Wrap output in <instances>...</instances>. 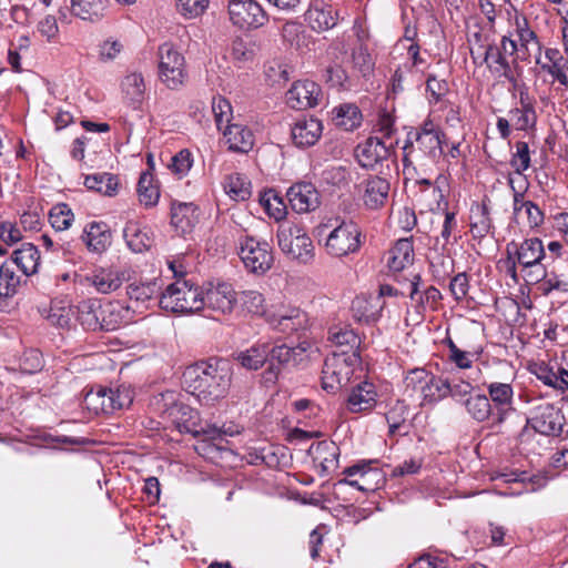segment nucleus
I'll return each instance as SVG.
<instances>
[{
	"label": "nucleus",
	"instance_id": "f257e3e1",
	"mask_svg": "<svg viewBox=\"0 0 568 568\" xmlns=\"http://www.w3.org/2000/svg\"><path fill=\"white\" fill-rule=\"evenodd\" d=\"M231 382L232 368L225 359L200 362L189 366L183 373L185 389L205 405L224 398Z\"/></svg>",
	"mask_w": 568,
	"mask_h": 568
},
{
	"label": "nucleus",
	"instance_id": "f03ea898",
	"mask_svg": "<svg viewBox=\"0 0 568 568\" xmlns=\"http://www.w3.org/2000/svg\"><path fill=\"white\" fill-rule=\"evenodd\" d=\"M505 257L497 266L503 270L515 283L519 282V271L523 278L529 283H539L547 275L542 261L546 251L539 237H528L520 242L510 241L505 247Z\"/></svg>",
	"mask_w": 568,
	"mask_h": 568
},
{
	"label": "nucleus",
	"instance_id": "7ed1b4c3",
	"mask_svg": "<svg viewBox=\"0 0 568 568\" xmlns=\"http://www.w3.org/2000/svg\"><path fill=\"white\" fill-rule=\"evenodd\" d=\"M444 139L445 134L430 120L408 132L403 146L404 170H415L414 164L425 166L428 163H436L444 153Z\"/></svg>",
	"mask_w": 568,
	"mask_h": 568
},
{
	"label": "nucleus",
	"instance_id": "20e7f679",
	"mask_svg": "<svg viewBox=\"0 0 568 568\" xmlns=\"http://www.w3.org/2000/svg\"><path fill=\"white\" fill-rule=\"evenodd\" d=\"M202 286L178 278L161 293L159 305L172 313H193L203 310Z\"/></svg>",
	"mask_w": 568,
	"mask_h": 568
},
{
	"label": "nucleus",
	"instance_id": "39448f33",
	"mask_svg": "<svg viewBox=\"0 0 568 568\" xmlns=\"http://www.w3.org/2000/svg\"><path fill=\"white\" fill-rule=\"evenodd\" d=\"M165 408L162 414L181 433H187L194 437H203V434H215L214 428L205 427L199 413L191 406L178 400L174 392H166L162 395Z\"/></svg>",
	"mask_w": 568,
	"mask_h": 568
},
{
	"label": "nucleus",
	"instance_id": "423d86ee",
	"mask_svg": "<svg viewBox=\"0 0 568 568\" xmlns=\"http://www.w3.org/2000/svg\"><path fill=\"white\" fill-rule=\"evenodd\" d=\"M281 251L291 260L307 264L314 258V245L304 226L284 223L276 233Z\"/></svg>",
	"mask_w": 568,
	"mask_h": 568
},
{
	"label": "nucleus",
	"instance_id": "0eeeda50",
	"mask_svg": "<svg viewBox=\"0 0 568 568\" xmlns=\"http://www.w3.org/2000/svg\"><path fill=\"white\" fill-rule=\"evenodd\" d=\"M364 235L353 220H343L326 236L324 247L327 255L342 258L356 254L363 244Z\"/></svg>",
	"mask_w": 568,
	"mask_h": 568
},
{
	"label": "nucleus",
	"instance_id": "6e6552de",
	"mask_svg": "<svg viewBox=\"0 0 568 568\" xmlns=\"http://www.w3.org/2000/svg\"><path fill=\"white\" fill-rule=\"evenodd\" d=\"M240 257L251 273L263 274L274 262L270 244L253 236L245 235L239 241Z\"/></svg>",
	"mask_w": 568,
	"mask_h": 568
},
{
	"label": "nucleus",
	"instance_id": "1a4fd4ad",
	"mask_svg": "<svg viewBox=\"0 0 568 568\" xmlns=\"http://www.w3.org/2000/svg\"><path fill=\"white\" fill-rule=\"evenodd\" d=\"M185 59L171 43L159 48V78L171 90L179 89L185 80Z\"/></svg>",
	"mask_w": 568,
	"mask_h": 568
},
{
	"label": "nucleus",
	"instance_id": "9d476101",
	"mask_svg": "<svg viewBox=\"0 0 568 568\" xmlns=\"http://www.w3.org/2000/svg\"><path fill=\"white\" fill-rule=\"evenodd\" d=\"M356 353L353 352L352 356L346 352L333 353L324 361L322 369V386L327 392H335L345 386L353 375L352 357Z\"/></svg>",
	"mask_w": 568,
	"mask_h": 568
},
{
	"label": "nucleus",
	"instance_id": "9b49d317",
	"mask_svg": "<svg viewBox=\"0 0 568 568\" xmlns=\"http://www.w3.org/2000/svg\"><path fill=\"white\" fill-rule=\"evenodd\" d=\"M231 22L243 30H255L268 22V14L256 0H231L229 2Z\"/></svg>",
	"mask_w": 568,
	"mask_h": 568
},
{
	"label": "nucleus",
	"instance_id": "f8f14e48",
	"mask_svg": "<svg viewBox=\"0 0 568 568\" xmlns=\"http://www.w3.org/2000/svg\"><path fill=\"white\" fill-rule=\"evenodd\" d=\"M203 310L216 314H231L239 297L232 284L226 282L207 283L202 286Z\"/></svg>",
	"mask_w": 568,
	"mask_h": 568
},
{
	"label": "nucleus",
	"instance_id": "ddd939ff",
	"mask_svg": "<svg viewBox=\"0 0 568 568\" xmlns=\"http://www.w3.org/2000/svg\"><path fill=\"white\" fill-rule=\"evenodd\" d=\"M372 464L373 460H362L346 467L342 471L344 478L338 479L334 484L335 489L348 485L363 493L374 491L377 488L381 473L377 468H372Z\"/></svg>",
	"mask_w": 568,
	"mask_h": 568
},
{
	"label": "nucleus",
	"instance_id": "4468645a",
	"mask_svg": "<svg viewBox=\"0 0 568 568\" xmlns=\"http://www.w3.org/2000/svg\"><path fill=\"white\" fill-rule=\"evenodd\" d=\"M390 182L379 175H368L357 185L358 199L369 211L383 209L389 199Z\"/></svg>",
	"mask_w": 568,
	"mask_h": 568
},
{
	"label": "nucleus",
	"instance_id": "2eb2a0df",
	"mask_svg": "<svg viewBox=\"0 0 568 568\" xmlns=\"http://www.w3.org/2000/svg\"><path fill=\"white\" fill-rule=\"evenodd\" d=\"M407 295L413 303L415 312L423 316L427 311H436L443 296L440 291L433 286H425L419 274H413L406 283Z\"/></svg>",
	"mask_w": 568,
	"mask_h": 568
},
{
	"label": "nucleus",
	"instance_id": "dca6fc26",
	"mask_svg": "<svg viewBox=\"0 0 568 568\" xmlns=\"http://www.w3.org/2000/svg\"><path fill=\"white\" fill-rule=\"evenodd\" d=\"M527 424L549 438L561 434L566 418L558 407L546 403L535 409L534 416L528 419Z\"/></svg>",
	"mask_w": 568,
	"mask_h": 568
},
{
	"label": "nucleus",
	"instance_id": "f3484780",
	"mask_svg": "<svg viewBox=\"0 0 568 568\" xmlns=\"http://www.w3.org/2000/svg\"><path fill=\"white\" fill-rule=\"evenodd\" d=\"M321 87L311 80L296 81L286 92V104L295 110H306L318 104Z\"/></svg>",
	"mask_w": 568,
	"mask_h": 568
},
{
	"label": "nucleus",
	"instance_id": "a211bd4d",
	"mask_svg": "<svg viewBox=\"0 0 568 568\" xmlns=\"http://www.w3.org/2000/svg\"><path fill=\"white\" fill-rule=\"evenodd\" d=\"M287 200L296 213L315 211L321 204V195L310 182L293 184L286 192Z\"/></svg>",
	"mask_w": 568,
	"mask_h": 568
},
{
	"label": "nucleus",
	"instance_id": "6ab92c4d",
	"mask_svg": "<svg viewBox=\"0 0 568 568\" xmlns=\"http://www.w3.org/2000/svg\"><path fill=\"white\" fill-rule=\"evenodd\" d=\"M546 61H541L540 55H536V63L542 71L551 75L562 87H568V55L564 57L557 48H547L544 51Z\"/></svg>",
	"mask_w": 568,
	"mask_h": 568
},
{
	"label": "nucleus",
	"instance_id": "aec40b11",
	"mask_svg": "<svg viewBox=\"0 0 568 568\" xmlns=\"http://www.w3.org/2000/svg\"><path fill=\"white\" fill-rule=\"evenodd\" d=\"M197 205L190 202H173L171 205V224L182 235L190 234L200 221Z\"/></svg>",
	"mask_w": 568,
	"mask_h": 568
},
{
	"label": "nucleus",
	"instance_id": "412c9836",
	"mask_svg": "<svg viewBox=\"0 0 568 568\" xmlns=\"http://www.w3.org/2000/svg\"><path fill=\"white\" fill-rule=\"evenodd\" d=\"M266 322L282 333H293L305 328L307 317L300 308L290 307L280 310L277 313L271 312L266 315Z\"/></svg>",
	"mask_w": 568,
	"mask_h": 568
},
{
	"label": "nucleus",
	"instance_id": "4be33fe9",
	"mask_svg": "<svg viewBox=\"0 0 568 568\" xmlns=\"http://www.w3.org/2000/svg\"><path fill=\"white\" fill-rule=\"evenodd\" d=\"M388 156L389 148L378 136H371L356 148L358 163L366 169H374Z\"/></svg>",
	"mask_w": 568,
	"mask_h": 568
},
{
	"label": "nucleus",
	"instance_id": "5701e85b",
	"mask_svg": "<svg viewBox=\"0 0 568 568\" xmlns=\"http://www.w3.org/2000/svg\"><path fill=\"white\" fill-rule=\"evenodd\" d=\"M122 97L128 105L134 110L141 109L146 97V84L141 72H129L121 82Z\"/></svg>",
	"mask_w": 568,
	"mask_h": 568
},
{
	"label": "nucleus",
	"instance_id": "b1692460",
	"mask_svg": "<svg viewBox=\"0 0 568 568\" xmlns=\"http://www.w3.org/2000/svg\"><path fill=\"white\" fill-rule=\"evenodd\" d=\"M323 125L318 119H298L291 129L293 143L298 148L314 145L322 135Z\"/></svg>",
	"mask_w": 568,
	"mask_h": 568
},
{
	"label": "nucleus",
	"instance_id": "393cba45",
	"mask_svg": "<svg viewBox=\"0 0 568 568\" xmlns=\"http://www.w3.org/2000/svg\"><path fill=\"white\" fill-rule=\"evenodd\" d=\"M85 282L98 293L110 294L121 287L124 282V273L113 267H98L85 276Z\"/></svg>",
	"mask_w": 568,
	"mask_h": 568
},
{
	"label": "nucleus",
	"instance_id": "a878e982",
	"mask_svg": "<svg viewBox=\"0 0 568 568\" xmlns=\"http://www.w3.org/2000/svg\"><path fill=\"white\" fill-rule=\"evenodd\" d=\"M134 311L131 306H125L120 302L108 303L101 306L100 329L114 331L122 325H126L133 321Z\"/></svg>",
	"mask_w": 568,
	"mask_h": 568
},
{
	"label": "nucleus",
	"instance_id": "bb28decb",
	"mask_svg": "<svg viewBox=\"0 0 568 568\" xmlns=\"http://www.w3.org/2000/svg\"><path fill=\"white\" fill-rule=\"evenodd\" d=\"M478 60L480 64L485 63L488 70L496 78H505L514 81L513 60H507L499 48L493 42Z\"/></svg>",
	"mask_w": 568,
	"mask_h": 568
},
{
	"label": "nucleus",
	"instance_id": "cd10ccee",
	"mask_svg": "<svg viewBox=\"0 0 568 568\" xmlns=\"http://www.w3.org/2000/svg\"><path fill=\"white\" fill-rule=\"evenodd\" d=\"M305 19L313 30L322 32L334 28L337 24L338 17L337 11L332 6L316 0L311 3L305 13Z\"/></svg>",
	"mask_w": 568,
	"mask_h": 568
},
{
	"label": "nucleus",
	"instance_id": "c85d7f7f",
	"mask_svg": "<svg viewBox=\"0 0 568 568\" xmlns=\"http://www.w3.org/2000/svg\"><path fill=\"white\" fill-rule=\"evenodd\" d=\"M229 150L233 152L247 153L254 145V134L252 130L240 123H232L225 126L223 131Z\"/></svg>",
	"mask_w": 568,
	"mask_h": 568
},
{
	"label": "nucleus",
	"instance_id": "c756f323",
	"mask_svg": "<svg viewBox=\"0 0 568 568\" xmlns=\"http://www.w3.org/2000/svg\"><path fill=\"white\" fill-rule=\"evenodd\" d=\"M414 262V246L409 239H400L387 253V266L392 272H400Z\"/></svg>",
	"mask_w": 568,
	"mask_h": 568
},
{
	"label": "nucleus",
	"instance_id": "7c9ffc66",
	"mask_svg": "<svg viewBox=\"0 0 568 568\" xmlns=\"http://www.w3.org/2000/svg\"><path fill=\"white\" fill-rule=\"evenodd\" d=\"M508 116L515 129L519 131H528L537 122L534 103L527 94L523 93H520L519 106L511 109Z\"/></svg>",
	"mask_w": 568,
	"mask_h": 568
},
{
	"label": "nucleus",
	"instance_id": "2f4dec72",
	"mask_svg": "<svg viewBox=\"0 0 568 568\" xmlns=\"http://www.w3.org/2000/svg\"><path fill=\"white\" fill-rule=\"evenodd\" d=\"M376 389L372 383L364 382L354 387L347 398V408L361 413L373 408L376 404Z\"/></svg>",
	"mask_w": 568,
	"mask_h": 568
},
{
	"label": "nucleus",
	"instance_id": "473e14b6",
	"mask_svg": "<svg viewBox=\"0 0 568 568\" xmlns=\"http://www.w3.org/2000/svg\"><path fill=\"white\" fill-rule=\"evenodd\" d=\"M548 437L537 432L532 426L527 424L518 436V449L525 455H541L549 445Z\"/></svg>",
	"mask_w": 568,
	"mask_h": 568
},
{
	"label": "nucleus",
	"instance_id": "72a5a7b5",
	"mask_svg": "<svg viewBox=\"0 0 568 568\" xmlns=\"http://www.w3.org/2000/svg\"><path fill=\"white\" fill-rule=\"evenodd\" d=\"M491 29L493 27L490 26V28L486 30L477 22L473 26H468L467 41L474 63H478V59L481 58L484 51L494 42Z\"/></svg>",
	"mask_w": 568,
	"mask_h": 568
},
{
	"label": "nucleus",
	"instance_id": "f704fd0d",
	"mask_svg": "<svg viewBox=\"0 0 568 568\" xmlns=\"http://www.w3.org/2000/svg\"><path fill=\"white\" fill-rule=\"evenodd\" d=\"M258 50V44L254 40L237 37L232 41L230 55L232 61L242 68L254 62Z\"/></svg>",
	"mask_w": 568,
	"mask_h": 568
},
{
	"label": "nucleus",
	"instance_id": "c9c22d12",
	"mask_svg": "<svg viewBox=\"0 0 568 568\" xmlns=\"http://www.w3.org/2000/svg\"><path fill=\"white\" fill-rule=\"evenodd\" d=\"M82 240L92 252L101 253L111 243V234L104 223L92 222L85 226Z\"/></svg>",
	"mask_w": 568,
	"mask_h": 568
},
{
	"label": "nucleus",
	"instance_id": "e433bc0d",
	"mask_svg": "<svg viewBox=\"0 0 568 568\" xmlns=\"http://www.w3.org/2000/svg\"><path fill=\"white\" fill-rule=\"evenodd\" d=\"M101 303L94 298L81 301L75 306V316L79 323L88 331L100 329Z\"/></svg>",
	"mask_w": 568,
	"mask_h": 568
},
{
	"label": "nucleus",
	"instance_id": "4c0bfd02",
	"mask_svg": "<svg viewBox=\"0 0 568 568\" xmlns=\"http://www.w3.org/2000/svg\"><path fill=\"white\" fill-rule=\"evenodd\" d=\"M270 353L268 343H256L245 351L235 354V359L243 368L257 371L267 361Z\"/></svg>",
	"mask_w": 568,
	"mask_h": 568
},
{
	"label": "nucleus",
	"instance_id": "58836bf2",
	"mask_svg": "<svg viewBox=\"0 0 568 568\" xmlns=\"http://www.w3.org/2000/svg\"><path fill=\"white\" fill-rule=\"evenodd\" d=\"M362 113L357 105L343 103L332 110L334 124L345 131H353L362 123Z\"/></svg>",
	"mask_w": 568,
	"mask_h": 568
},
{
	"label": "nucleus",
	"instance_id": "ea45409f",
	"mask_svg": "<svg viewBox=\"0 0 568 568\" xmlns=\"http://www.w3.org/2000/svg\"><path fill=\"white\" fill-rule=\"evenodd\" d=\"M123 237L128 247L134 253H142L152 245L149 233L136 222L129 221L123 229Z\"/></svg>",
	"mask_w": 568,
	"mask_h": 568
},
{
	"label": "nucleus",
	"instance_id": "a19ab883",
	"mask_svg": "<svg viewBox=\"0 0 568 568\" xmlns=\"http://www.w3.org/2000/svg\"><path fill=\"white\" fill-rule=\"evenodd\" d=\"M83 404L94 414H112L111 387L98 386L90 389L83 398Z\"/></svg>",
	"mask_w": 568,
	"mask_h": 568
},
{
	"label": "nucleus",
	"instance_id": "79ce46f5",
	"mask_svg": "<svg viewBox=\"0 0 568 568\" xmlns=\"http://www.w3.org/2000/svg\"><path fill=\"white\" fill-rule=\"evenodd\" d=\"M12 261L24 275L30 276L38 271L40 265V253L33 244H23L20 248L13 252Z\"/></svg>",
	"mask_w": 568,
	"mask_h": 568
},
{
	"label": "nucleus",
	"instance_id": "37998d69",
	"mask_svg": "<svg viewBox=\"0 0 568 568\" xmlns=\"http://www.w3.org/2000/svg\"><path fill=\"white\" fill-rule=\"evenodd\" d=\"M494 230L489 209L485 202L470 210V232L475 239H484Z\"/></svg>",
	"mask_w": 568,
	"mask_h": 568
},
{
	"label": "nucleus",
	"instance_id": "c03bdc74",
	"mask_svg": "<svg viewBox=\"0 0 568 568\" xmlns=\"http://www.w3.org/2000/svg\"><path fill=\"white\" fill-rule=\"evenodd\" d=\"M376 298H367L366 296H356L351 306L353 317L357 322L371 323L376 322L381 316L382 305H375Z\"/></svg>",
	"mask_w": 568,
	"mask_h": 568
},
{
	"label": "nucleus",
	"instance_id": "a18cd8bd",
	"mask_svg": "<svg viewBox=\"0 0 568 568\" xmlns=\"http://www.w3.org/2000/svg\"><path fill=\"white\" fill-rule=\"evenodd\" d=\"M106 8V0H71L73 16L88 21L102 19Z\"/></svg>",
	"mask_w": 568,
	"mask_h": 568
},
{
	"label": "nucleus",
	"instance_id": "49530a36",
	"mask_svg": "<svg viewBox=\"0 0 568 568\" xmlns=\"http://www.w3.org/2000/svg\"><path fill=\"white\" fill-rule=\"evenodd\" d=\"M161 290V285L156 281H153L148 283H132L128 286L126 293L131 302L148 307L151 301L155 298L160 300Z\"/></svg>",
	"mask_w": 568,
	"mask_h": 568
},
{
	"label": "nucleus",
	"instance_id": "de8ad7c7",
	"mask_svg": "<svg viewBox=\"0 0 568 568\" xmlns=\"http://www.w3.org/2000/svg\"><path fill=\"white\" fill-rule=\"evenodd\" d=\"M514 213L517 216L524 214L530 229L538 227L544 223V213L540 207L532 201H526L520 193H515Z\"/></svg>",
	"mask_w": 568,
	"mask_h": 568
},
{
	"label": "nucleus",
	"instance_id": "09e8293b",
	"mask_svg": "<svg viewBox=\"0 0 568 568\" xmlns=\"http://www.w3.org/2000/svg\"><path fill=\"white\" fill-rule=\"evenodd\" d=\"M84 185L103 195L113 196L118 193L119 180L111 173H97L87 175Z\"/></svg>",
	"mask_w": 568,
	"mask_h": 568
},
{
	"label": "nucleus",
	"instance_id": "8fccbe9b",
	"mask_svg": "<svg viewBox=\"0 0 568 568\" xmlns=\"http://www.w3.org/2000/svg\"><path fill=\"white\" fill-rule=\"evenodd\" d=\"M223 187L225 193L235 201L247 200L251 195V183L239 173L227 175L223 181Z\"/></svg>",
	"mask_w": 568,
	"mask_h": 568
},
{
	"label": "nucleus",
	"instance_id": "3c124183",
	"mask_svg": "<svg viewBox=\"0 0 568 568\" xmlns=\"http://www.w3.org/2000/svg\"><path fill=\"white\" fill-rule=\"evenodd\" d=\"M139 201L145 207L155 206L159 202L160 191L153 184V175L149 172H142L138 182Z\"/></svg>",
	"mask_w": 568,
	"mask_h": 568
},
{
	"label": "nucleus",
	"instance_id": "603ef678",
	"mask_svg": "<svg viewBox=\"0 0 568 568\" xmlns=\"http://www.w3.org/2000/svg\"><path fill=\"white\" fill-rule=\"evenodd\" d=\"M515 27V33L520 42V48L526 52H529L531 48L536 49L540 55L542 51L541 43L539 42L535 31L529 28L527 20L523 17H516Z\"/></svg>",
	"mask_w": 568,
	"mask_h": 568
},
{
	"label": "nucleus",
	"instance_id": "864d4df0",
	"mask_svg": "<svg viewBox=\"0 0 568 568\" xmlns=\"http://www.w3.org/2000/svg\"><path fill=\"white\" fill-rule=\"evenodd\" d=\"M260 203L270 217L277 222L285 219L286 205L275 190L265 191L260 197Z\"/></svg>",
	"mask_w": 568,
	"mask_h": 568
},
{
	"label": "nucleus",
	"instance_id": "5fc2aeb1",
	"mask_svg": "<svg viewBox=\"0 0 568 568\" xmlns=\"http://www.w3.org/2000/svg\"><path fill=\"white\" fill-rule=\"evenodd\" d=\"M449 381L433 375V381H428L425 390L422 393L423 402L433 404L449 396Z\"/></svg>",
	"mask_w": 568,
	"mask_h": 568
},
{
	"label": "nucleus",
	"instance_id": "6e6d98bb",
	"mask_svg": "<svg viewBox=\"0 0 568 568\" xmlns=\"http://www.w3.org/2000/svg\"><path fill=\"white\" fill-rule=\"evenodd\" d=\"M74 221V214L65 203L53 205L49 212V222L55 231H65Z\"/></svg>",
	"mask_w": 568,
	"mask_h": 568
},
{
	"label": "nucleus",
	"instance_id": "4d7b16f0",
	"mask_svg": "<svg viewBox=\"0 0 568 568\" xmlns=\"http://www.w3.org/2000/svg\"><path fill=\"white\" fill-rule=\"evenodd\" d=\"M408 415L409 409L404 400L398 399L394 405L390 406L388 412L385 414V418L388 424V432L390 435H395L400 430L407 420Z\"/></svg>",
	"mask_w": 568,
	"mask_h": 568
},
{
	"label": "nucleus",
	"instance_id": "13d9d810",
	"mask_svg": "<svg viewBox=\"0 0 568 568\" xmlns=\"http://www.w3.org/2000/svg\"><path fill=\"white\" fill-rule=\"evenodd\" d=\"M465 406L468 414L477 422L488 419L491 413V405L486 395H474L465 400Z\"/></svg>",
	"mask_w": 568,
	"mask_h": 568
},
{
	"label": "nucleus",
	"instance_id": "bf43d9fd",
	"mask_svg": "<svg viewBox=\"0 0 568 568\" xmlns=\"http://www.w3.org/2000/svg\"><path fill=\"white\" fill-rule=\"evenodd\" d=\"M240 301L244 310L254 315H261L266 318L271 312L265 310L264 296L255 290H247L241 292Z\"/></svg>",
	"mask_w": 568,
	"mask_h": 568
},
{
	"label": "nucleus",
	"instance_id": "052dcab7",
	"mask_svg": "<svg viewBox=\"0 0 568 568\" xmlns=\"http://www.w3.org/2000/svg\"><path fill=\"white\" fill-rule=\"evenodd\" d=\"M328 339L334 343L336 346L343 347H349L351 349H356L359 344L361 339L358 335L349 327H332L328 332Z\"/></svg>",
	"mask_w": 568,
	"mask_h": 568
},
{
	"label": "nucleus",
	"instance_id": "680f3d73",
	"mask_svg": "<svg viewBox=\"0 0 568 568\" xmlns=\"http://www.w3.org/2000/svg\"><path fill=\"white\" fill-rule=\"evenodd\" d=\"M290 67L282 60H272L265 67L266 80L272 85H283L290 80Z\"/></svg>",
	"mask_w": 568,
	"mask_h": 568
},
{
	"label": "nucleus",
	"instance_id": "e2e57ef3",
	"mask_svg": "<svg viewBox=\"0 0 568 568\" xmlns=\"http://www.w3.org/2000/svg\"><path fill=\"white\" fill-rule=\"evenodd\" d=\"M510 165L517 174H523L530 166V150L527 142L515 143V152L511 154Z\"/></svg>",
	"mask_w": 568,
	"mask_h": 568
},
{
	"label": "nucleus",
	"instance_id": "0e129e2a",
	"mask_svg": "<svg viewBox=\"0 0 568 568\" xmlns=\"http://www.w3.org/2000/svg\"><path fill=\"white\" fill-rule=\"evenodd\" d=\"M19 277L7 264L0 266V301L16 294Z\"/></svg>",
	"mask_w": 568,
	"mask_h": 568
},
{
	"label": "nucleus",
	"instance_id": "69168bd1",
	"mask_svg": "<svg viewBox=\"0 0 568 568\" xmlns=\"http://www.w3.org/2000/svg\"><path fill=\"white\" fill-rule=\"evenodd\" d=\"M489 398L498 406H509L513 403V386L507 383H490L488 385Z\"/></svg>",
	"mask_w": 568,
	"mask_h": 568
},
{
	"label": "nucleus",
	"instance_id": "338daca9",
	"mask_svg": "<svg viewBox=\"0 0 568 568\" xmlns=\"http://www.w3.org/2000/svg\"><path fill=\"white\" fill-rule=\"evenodd\" d=\"M212 112L219 130L230 124L232 118L231 103L223 97L217 95L212 99Z\"/></svg>",
	"mask_w": 568,
	"mask_h": 568
},
{
	"label": "nucleus",
	"instance_id": "774afa93",
	"mask_svg": "<svg viewBox=\"0 0 568 568\" xmlns=\"http://www.w3.org/2000/svg\"><path fill=\"white\" fill-rule=\"evenodd\" d=\"M428 381H433V374L424 368H414L408 372L405 378L406 388L413 392L423 393L427 386Z\"/></svg>",
	"mask_w": 568,
	"mask_h": 568
}]
</instances>
